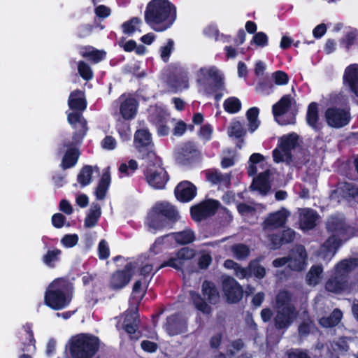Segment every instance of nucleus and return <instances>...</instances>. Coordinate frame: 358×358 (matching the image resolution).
Wrapping results in <instances>:
<instances>
[{
  "mask_svg": "<svg viewBox=\"0 0 358 358\" xmlns=\"http://www.w3.org/2000/svg\"><path fill=\"white\" fill-rule=\"evenodd\" d=\"M176 18L177 8L169 0H151L144 12L145 23L157 32L171 28Z\"/></svg>",
  "mask_w": 358,
  "mask_h": 358,
  "instance_id": "nucleus-1",
  "label": "nucleus"
},
{
  "mask_svg": "<svg viewBox=\"0 0 358 358\" xmlns=\"http://www.w3.org/2000/svg\"><path fill=\"white\" fill-rule=\"evenodd\" d=\"M73 285L69 280L59 278L48 287L45 295V304L55 310L66 308L72 299Z\"/></svg>",
  "mask_w": 358,
  "mask_h": 358,
  "instance_id": "nucleus-2",
  "label": "nucleus"
},
{
  "mask_svg": "<svg viewBox=\"0 0 358 358\" xmlns=\"http://www.w3.org/2000/svg\"><path fill=\"white\" fill-rule=\"evenodd\" d=\"M291 301L292 296L287 290H280L275 296L273 323L278 331H287L298 316L299 313Z\"/></svg>",
  "mask_w": 358,
  "mask_h": 358,
  "instance_id": "nucleus-3",
  "label": "nucleus"
},
{
  "mask_svg": "<svg viewBox=\"0 0 358 358\" xmlns=\"http://www.w3.org/2000/svg\"><path fill=\"white\" fill-rule=\"evenodd\" d=\"M179 218L174 206L169 202L157 203L148 216V225L154 230H162L173 227Z\"/></svg>",
  "mask_w": 358,
  "mask_h": 358,
  "instance_id": "nucleus-4",
  "label": "nucleus"
},
{
  "mask_svg": "<svg viewBox=\"0 0 358 358\" xmlns=\"http://www.w3.org/2000/svg\"><path fill=\"white\" fill-rule=\"evenodd\" d=\"M326 228L331 235L324 241L322 248L328 253L334 255L342 244V238L347 239L350 226L344 219L338 216H331L327 221Z\"/></svg>",
  "mask_w": 358,
  "mask_h": 358,
  "instance_id": "nucleus-5",
  "label": "nucleus"
},
{
  "mask_svg": "<svg viewBox=\"0 0 358 358\" xmlns=\"http://www.w3.org/2000/svg\"><path fill=\"white\" fill-rule=\"evenodd\" d=\"M100 347L99 338L90 334H80L71 340L69 353L72 358L94 357Z\"/></svg>",
  "mask_w": 358,
  "mask_h": 358,
  "instance_id": "nucleus-6",
  "label": "nucleus"
},
{
  "mask_svg": "<svg viewBox=\"0 0 358 358\" xmlns=\"http://www.w3.org/2000/svg\"><path fill=\"white\" fill-rule=\"evenodd\" d=\"M147 164L143 170V176L146 182L154 189H164L170 177L162 160L158 156L155 158L147 159Z\"/></svg>",
  "mask_w": 358,
  "mask_h": 358,
  "instance_id": "nucleus-7",
  "label": "nucleus"
},
{
  "mask_svg": "<svg viewBox=\"0 0 358 358\" xmlns=\"http://www.w3.org/2000/svg\"><path fill=\"white\" fill-rule=\"evenodd\" d=\"M292 106L290 94L282 96L280 100L272 106V113L275 120L281 126L294 124L296 123V113H291L285 115Z\"/></svg>",
  "mask_w": 358,
  "mask_h": 358,
  "instance_id": "nucleus-8",
  "label": "nucleus"
},
{
  "mask_svg": "<svg viewBox=\"0 0 358 358\" xmlns=\"http://www.w3.org/2000/svg\"><path fill=\"white\" fill-rule=\"evenodd\" d=\"M134 143L141 159L155 158L157 156L151 134L148 129H138L134 134Z\"/></svg>",
  "mask_w": 358,
  "mask_h": 358,
  "instance_id": "nucleus-9",
  "label": "nucleus"
},
{
  "mask_svg": "<svg viewBox=\"0 0 358 358\" xmlns=\"http://www.w3.org/2000/svg\"><path fill=\"white\" fill-rule=\"evenodd\" d=\"M136 266L134 262H128L122 269L113 271L109 278L108 287L113 291H119L126 287L132 279Z\"/></svg>",
  "mask_w": 358,
  "mask_h": 358,
  "instance_id": "nucleus-10",
  "label": "nucleus"
},
{
  "mask_svg": "<svg viewBox=\"0 0 358 358\" xmlns=\"http://www.w3.org/2000/svg\"><path fill=\"white\" fill-rule=\"evenodd\" d=\"M220 202L215 199H206L190 208L191 217L194 221L201 222L214 215L219 207Z\"/></svg>",
  "mask_w": 358,
  "mask_h": 358,
  "instance_id": "nucleus-11",
  "label": "nucleus"
},
{
  "mask_svg": "<svg viewBox=\"0 0 358 358\" xmlns=\"http://www.w3.org/2000/svg\"><path fill=\"white\" fill-rule=\"evenodd\" d=\"M222 287L228 303H237L242 299L243 289L234 278L229 275L223 278Z\"/></svg>",
  "mask_w": 358,
  "mask_h": 358,
  "instance_id": "nucleus-12",
  "label": "nucleus"
},
{
  "mask_svg": "<svg viewBox=\"0 0 358 358\" xmlns=\"http://www.w3.org/2000/svg\"><path fill=\"white\" fill-rule=\"evenodd\" d=\"M326 122L334 128H341L347 125L350 120V112L337 107L328 108L324 113Z\"/></svg>",
  "mask_w": 358,
  "mask_h": 358,
  "instance_id": "nucleus-13",
  "label": "nucleus"
},
{
  "mask_svg": "<svg viewBox=\"0 0 358 358\" xmlns=\"http://www.w3.org/2000/svg\"><path fill=\"white\" fill-rule=\"evenodd\" d=\"M164 327L169 335L176 336L186 332L187 322L181 313H177L166 317Z\"/></svg>",
  "mask_w": 358,
  "mask_h": 358,
  "instance_id": "nucleus-14",
  "label": "nucleus"
},
{
  "mask_svg": "<svg viewBox=\"0 0 358 358\" xmlns=\"http://www.w3.org/2000/svg\"><path fill=\"white\" fill-rule=\"evenodd\" d=\"M140 323L138 309L127 312L124 317L122 328L129 334L131 341H137L141 336V332L138 331V324Z\"/></svg>",
  "mask_w": 358,
  "mask_h": 358,
  "instance_id": "nucleus-15",
  "label": "nucleus"
},
{
  "mask_svg": "<svg viewBox=\"0 0 358 358\" xmlns=\"http://www.w3.org/2000/svg\"><path fill=\"white\" fill-rule=\"evenodd\" d=\"M196 194V187L189 180L180 182L174 189L175 197L181 203H188L192 201Z\"/></svg>",
  "mask_w": 358,
  "mask_h": 358,
  "instance_id": "nucleus-16",
  "label": "nucleus"
},
{
  "mask_svg": "<svg viewBox=\"0 0 358 358\" xmlns=\"http://www.w3.org/2000/svg\"><path fill=\"white\" fill-rule=\"evenodd\" d=\"M288 258H289L288 267L291 270L302 271L307 259V252L305 247L302 245H296L294 249L290 251Z\"/></svg>",
  "mask_w": 358,
  "mask_h": 358,
  "instance_id": "nucleus-17",
  "label": "nucleus"
},
{
  "mask_svg": "<svg viewBox=\"0 0 358 358\" xmlns=\"http://www.w3.org/2000/svg\"><path fill=\"white\" fill-rule=\"evenodd\" d=\"M67 148L60 164L63 170L71 169L76 166L80 155L78 148L73 145V143H68L65 145Z\"/></svg>",
  "mask_w": 358,
  "mask_h": 358,
  "instance_id": "nucleus-18",
  "label": "nucleus"
},
{
  "mask_svg": "<svg viewBox=\"0 0 358 358\" xmlns=\"http://www.w3.org/2000/svg\"><path fill=\"white\" fill-rule=\"evenodd\" d=\"M199 155L196 146L190 143H185L178 153L177 159L183 165L192 164Z\"/></svg>",
  "mask_w": 358,
  "mask_h": 358,
  "instance_id": "nucleus-19",
  "label": "nucleus"
},
{
  "mask_svg": "<svg viewBox=\"0 0 358 358\" xmlns=\"http://www.w3.org/2000/svg\"><path fill=\"white\" fill-rule=\"evenodd\" d=\"M299 145V136L296 133L284 135L279 139V148L285 154L287 160L292 159V150Z\"/></svg>",
  "mask_w": 358,
  "mask_h": 358,
  "instance_id": "nucleus-20",
  "label": "nucleus"
},
{
  "mask_svg": "<svg viewBox=\"0 0 358 358\" xmlns=\"http://www.w3.org/2000/svg\"><path fill=\"white\" fill-rule=\"evenodd\" d=\"M348 286V277L340 273L330 278L326 282L325 287L327 291L334 293H340Z\"/></svg>",
  "mask_w": 358,
  "mask_h": 358,
  "instance_id": "nucleus-21",
  "label": "nucleus"
},
{
  "mask_svg": "<svg viewBox=\"0 0 358 358\" xmlns=\"http://www.w3.org/2000/svg\"><path fill=\"white\" fill-rule=\"evenodd\" d=\"M68 105L72 110L83 112L87 106L85 92L79 89L72 91L69 96Z\"/></svg>",
  "mask_w": 358,
  "mask_h": 358,
  "instance_id": "nucleus-22",
  "label": "nucleus"
},
{
  "mask_svg": "<svg viewBox=\"0 0 358 358\" xmlns=\"http://www.w3.org/2000/svg\"><path fill=\"white\" fill-rule=\"evenodd\" d=\"M110 182L111 177L110 167L108 166L107 168L103 170L102 176L100 180H99L97 187H96L94 194L96 199L103 200L105 199L108 188L110 187Z\"/></svg>",
  "mask_w": 358,
  "mask_h": 358,
  "instance_id": "nucleus-23",
  "label": "nucleus"
},
{
  "mask_svg": "<svg viewBox=\"0 0 358 358\" xmlns=\"http://www.w3.org/2000/svg\"><path fill=\"white\" fill-rule=\"evenodd\" d=\"M318 218L317 212L310 208H303L299 214V224L302 229L310 230L316 226Z\"/></svg>",
  "mask_w": 358,
  "mask_h": 358,
  "instance_id": "nucleus-24",
  "label": "nucleus"
},
{
  "mask_svg": "<svg viewBox=\"0 0 358 358\" xmlns=\"http://www.w3.org/2000/svg\"><path fill=\"white\" fill-rule=\"evenodd\" d=\"M201 292L210 304L215 305L219 302L220 293L213 282L205 280L202 282Z\"/></svg>",
  "mask_w": 358,
  "mask_h": 358,
  "instance_id": "nucleus-25",
  "label": "nucleus"
},
{
  "mask_svg": "<svg viewBox=\"0 0 358 358\" xmlns=\"http://www.w3.org/2000/svg\"><path fill=\"white\" fill-rule=\"evenodd\" d=\"M336 192L342 199H355L358 196V186L355 183L349 182H340L336 189Z\"/></svg>",
  "mask_w": 358,
  "mask_h": 358,
  "instance_id": "nucleus-26",
  "label": "nucleus"
},
{
  "mask_svg": "<svg viewBox=\"0 0 358 358\" xmlns=\"http://www.w3.org/2000/svg\"><path fill=\"white\" fill-rule=\"evenodd\" d=\"M138 103L134 98H127L122 102L120 108V112L124 120H131L134 118L137 110Z\"/></svg>",
  "mask_w": 358,
  "mask_h": 358,
  "instance_id": "nucleus-27",
  "label": "nucleus"
},
{
  "mask_svg": "<svg viewBox=\"0 0 358 358\" xmlns=\"http://www.w3.org/2000/svg\"><path fill=\"white\" fill-rule=\"evenodd\" d=\"M306 122L308 126H310L312 129L315 131H319L321 129V127L319 125V109H318V103L316 102H311L307 108L306 117Z\"/></svg>",
  "mask_w": 358,
  "mask_h": 358,
  "instance_id": "nucleus-28",
  "label": "nucleus"
},
{
  "mask_svg": "<svg viewBox=\"0 0 358 358\" xmlns=\"http://www.w3.org/2000/svg\"><path fill=\"white\" fill-rule=\"evenodd\" d=\"M101 215V209L100 205L97 203H92L84 221L85 227L92 228L95 227L97 224Z\"/></svg>",
  "mask_w": 358,
  "mask_h": 358,
  "instance_id": "nucleus-29",
  "label": "nucleus"
},
{
  "mask_svg": "<svg viewBox=\"0 0 358 358\" xmlns=\"http://www.w3.org/2000/svg\"><path fill=\"white\" fill-rule=\"evenodd\" d=\"M246 130L243 128L240 121L233 122L228 129V134L230 137H234L238 140L236 147L241 149L244 143V136L246 135Z\"/></svg>",
  "mask_w": 358,
  "mask_h": 358,
  "instance_id": "nucleus-30",
  "label": "nucleus"
},
{
  "mask_svg": "<svg viewBox=\"0 0 358 358\" xmlns=\"http://www.w3.org/2000/svg\"><path fill=\"white\" fill-rule=\"evenodd\" d=\"M80 52L83 57L87 59L94 64H97L103 60L106 56V52L103 50H97L93 47H85Z\"/></svg>",
  "mask_w": 358,
  "mask_h": 358,
  "instance_id": "nucleus-31",
  "label": "nucleus"
},
{
  "mask_svg": "<svg viewBox=\"0 0 358 358\" xmlns=\"http://www.w3.org/2000/svg\"><path fill=\"white\" fill-rule=\"evenodd\" d=\"M206 71L208 76L213 80L214 85L213 86V92L222 91L224 89V79L219 71L215 67H211L208 70L201 69V72L203 73Z\"/></svg>",
  "mask_w": 358,
  "mask_h": 358,
  "instance_id": "nucleus-32",
  "label": "nucleus"
},
{
  "mask_svg": "<svg viewBox=\"0 0 358 358\" xmlns=\"http://www.w3.org/2000/svg\"><path fill=\"white\" fill-rule=\"evenodd\" d=\"M342 317V311L338 308H335L329 316L322 317L319 320V323L325 328L334 327L340 323Z\"/></svg>",
  "mask_w": 358,
  "mask_h": 358,
  "instance_id": "nucleus-33",
  "label": "nucleus"
},
{
  "mask_svg": "<svg viewBox=\"0 0 358 358\" xmlns=\"http://www.w3.org/2000/svg\"><path fill=\"white\" fill-rule=\"evenodd\" d=\"M358 267V257L344 259L340 261L336 266L337 273L347 275Z\"/></svg>",
  "mask_w": 358,
  "mask_h": 358,
  "instance_id": "nucleus-34",
  "label": "nucleus"
},
{
  "mask_svg": "<svg viewBox=\"0 0 358 358\" xmlns=\"http://www.w3.org/2000/svg\"><path fill=\"white\" fill-rule=\"evenodd\" d=\"M287 217V215L285 213L282 211H277L269 214V215L265 220L264 222L266 226L270 227H283L286 223Z\"/></svg>",
  "mask_w": 358,
  "mask_h": 358,
  "instance_id": "nucleus-35",
  "label": "nucleus"
},
{
  "mask_svg": "<svg viewBox=\"0 0 358 358\" xmlns=\"http://www.w3.org/2000/svg\"><path fill=\"white\" fill-rule=\"evenodd\" d=\"M67 120L73 129H78V127L80 129H88L87 122L83 115V112L73 110L69 113Z\"/></svg>",
  "mask_w": 358,
  "mask_h": 358,
  "instance_id": "nucleus-36",
  "label": "nucleus"
},
{
  "mask_svg": "<svg viewBox=\"0 0 358 358\" xmlns=\"http://www.w3.org/2000/svg\"><path fill=\"white\" fill-rule=\"evenodd\" d=\"M62 253V250L57 248L49 249L43 256L42 261L48 267L53 268L55 267L56 263L60 261Z\"/></svg>",
  "mask_w": 358,
  "mask_h": 358,
  "instance_id": "nucleus-37",
  "label": "nucleus"
},
{
  "mask_svg": "<svg viewBox=\"0 0 358 358\" xmlns=\"http://www.w3.org/2000/svg\"><path fill=\"white\" fill-rule=\"evenodd\" d=\"M157 271H157V269L153 271V266L152 264H147L140 268L139 275L141 278L144 280L145 289L143 290V294H146L149 284Z\"/></svg>",
  "mask_w": 358,
  "mask_h": 358,
  "instance_id": "nucleus-38",
  "label": "nucleus"
},
{
  "mask_svg": "<svg viewBox=\"0 0 358 358\" xmlns=\"http://www.w3.org/2000/svg\"><path fill=\"white\" fill-rule=\"evenodd\" d=\"M143 23L141 18L138 17H132L129 20L124 22L122 24V29L124 34L129 36L133 35L136 31H141L138 27Z\"/></svg>",
  "mask_w": 358,
  "mask_h": 358,
  "instance_id": "nucleus-39",
  "label": "nucleus"
},
{
  "mask_svg": "<svg viewBox=\"0 0 358 358\" xmlns=\"http://www.w3.org/2000/svg\"><path fill=\"white\" fill-rule=\"evenodd\" d=\"M93 168L90 165H85L77 176L78 182L81 187H86L92 182Z\"/></svg>",
  "mask_w": 358,
  "mask_h": 358,
  "instance_id": "nucleus-40",
  "label": "nucleus"
},
{
  "mask_svg": "<svg viewBox=\"0 0 358 358\" xmlns=\"http://www.w3.org/2000/svg\"><path fill=\"white\" fill-rule=\"evenodd\" d=\"M259 113V109L257 107H252L246 112L248 129L250 132H254L260 124V122L258 120Z\"/></svg>",
  "mask_w": 358,
  "mask_h": 358,
  "instance_id": "nucleus-41",
  "label": "nucleus"
},
{
  "mask_svg": "<svg viewBox=\"0 0 358 358\" xmlns=\"http://www.w3.org/2000/svg\"><path fill=\"white\" fill-rule=\"evenodd\" d=\"M253 185H255V188L260 192L266 193L270 189L268 172L265 171L259 173L257 178L254 180Z\"/></svg>",
  "mask_w": 358,
  "mask_h": 358,
  "instance_id": "nucleus-42",
  "label": "nucleus"
},
{
  "mask_svg": "<svg viewBox=\"0 0 358 358\" xmlns=\"http://www.w3.org/2000/svg\"><path fill=\"white\" fill-rule=\"evenodd\" d=\"M173 236L176 241L180 245L189 244L195 240L194 233L189 229L174 233Z\"/></svg>",
  "mask_w": 358,
  "mask_h": 358,
  "instance_id": "nucleus-43",
  "label": "nucleus"
},
{
  "mask_svg": "<svg viewBox=\"0 0 358 358\" xmlns=\"http://www.w3.org/2000/svg\"><path fill=\"white\" fill-rule=\"evenodd\" d=\"M234 257L239 261L246 259L250 253L249 247L244 243H236L231 246Z\"/></svg>",
  "mask_w": 358,
  "mask_h": 358,
  "instance_id": "nucleus-44",
  "label": "nucleus"
},
{
  "mask_svg": "<svg viewBox=\"0 0 358 358\" xmlns=\"http://www.w3.org/2000/svg\"><path fill=\"white\" fill-rule=\"evenodd\" d=\"M192 299L195 308L204 314H210L211 307L206 303L205 299L199 293H191Z\"/></svg>",
  "mask_w": 358,
  "mask_h": 358,
  "instance_id": "nucleus-45",
  "label": "nucleus"
},
{
  "mask_svg": "<svg viewBox=\"0 0 358 358\" xmlns=\"http://www.w3.org/2000/svg\"><path fill=\"white\" fill-rule=\"evenodd\" d=\"M241 101L235 96L227 98L223 103L224 109L230 114H234L239 112L241 109Z\"/></svg>",
  "mask_w": 358,
  "mask_h": 358,
  "instance_id": "nucleus-46",
  "label": "nucleus"
},
{
  "mask_svg": "<svg viewBox=\"0 0 358 358\" xmlns=\"http://www.w3.org/2000/svg\"><path fill=\"white\" fill-rule=\"evenodd\" d=\"M250 275H254L258 279H262L266 275L265 268L259 264L257 259H254L250 262Z\"/></svg>",
  "mask_w": 358,
  "mask_h": 358,
  "instance_id": "nucleus-47",
  "label": "nucleus"
},
{
  "mask_svg": "<svg viewBox=\"0 0 358 358\" xmlns=\"http://www.w3.org/2000/svg\"><path fill=\"white\" fill-rule=\"evenodd\" d=\"M174 49V41L169 38L167 40L166 45L161 46L159 48L160 57L162 60L166 63L169 61L170 56Z\"/></svg>",
  "mask_w": 358,
  "mask_h": 358,
  "instance_id": "nucleus-48",
  "label": "nucleus"
},
{
  "mask_svg": "<svg viewBox=\"0 0 358 358\" xmlns=\"http://www.w3.org/2000/svg\"><path fill=\"white\" fill-rule=\"evenodd\" d=\"M78 71L80 77L89 81L93 78V71L88 64L84 61H80L78 64Z\"/></svg>",
  "mask_w": 358,
  "mask_h": 358,
  "instance_id": "nucleus-49",
  "label": "nucleus"
},
{
  "mask_svg": "<svg viewBox=\"0 0 358 358\" xmlns=\"http://www.w3.org/2000/svg\"><path fill=\"white\" fill-rule=\"evenodd\" d=\"M25 331L28 335V337H27L28 342L22 343V348H21V351L23 352H29L30 346H32L34 350H36V340L34 338V332L31 329V325L27 324Z\"/></svg>",
  "mask_w": 358,
  "mask_h": 358,
  "instance_id": "nucleus-50",
  "label": "nucleus"
},
{
  "mask_svg": "<svg viewBox=\"0 0 358 358\" xmlns=\"http://www.w3.org/2000/svg\"><path fill=\"white\" fill-rule=\"evenodd\" d=\"M149 121L150 123L155 126L166 123L167 114L162 110H156L155 112L150 115Z\"/></svg>",
  "mask_w": 358,
  "mask_h": 358,
  "instance_id": "nucleus-51",
  "label": "nucleus"
},
{
  "mask_svg": "<svg viewBox=\"0 0 358 358\" xmlns=\"http://www.w3.org/2000/svg\"><path fill=\"white\" fill-rule=\"evenodd\" d=\"M259 88L265 94H270L273 92L274 84L272 78L268 76L263 77L259 82Z\"/></svg>",
  "mask_w": 358,
  "mask_h": 358,
  "instance_id": "nucleus-52",
  "label": "nucleus"
},
{
  "mask_svg": "<svg viewBox=\"0 0 358 358\" xmlns=\"http://www.w3.org/2000/svg\"><path fill=\"white\" fill-rule=\"evenodd\" d=\"M138 169V163L134 159H130L128 162V164L126 163H122L119 166V171L120 173L124 174L126 176H129L134 173Z\"/></svg>",
  "mask_w": 358,
  "mask_h": 358,
  "instance_id": "nucleus-53",
  "label": "nucleus"
},
{
  "mask_svg": "<svg viewBox=\"0 0 358 358\" xmlns=\"http://www.w3.org/2000/svg\"><path fill=\"white\" fill-rule=\"evenodd\" d=\"M166 266L173 268L178 271H182L183 267V262H180L177 256H176V257H171L168 260L163 262L157 268V271H159L160 269Z\"/></svg>",
  "mask_w": 358,
  "mask_h": 358,
  "instance_id": "nucleus-54",
  "label": "nucleus"
},
{
  "mask_svg": "<svg viewBox=\"0 0 358 358\" xmlns=\"http://www.w3.org/2000/svg\"><path fill=\"white\" fill-rule=\"evenodd\" d=\"M357 38L356 31H349L341 39V44L343 45L348 50L355 44Z\"/></svg>",
  "mask_w": 358,
  "mask_h": 358,
  "instance_id": "nucleus-55",
  "label": "nucleus"
},
{
  "mask_svg": "<svg viewBox=\"0 0 358 358\" xmlns=\"http://www.w3.org/2000/svg\"><path fill=\"white\" fill-rule=\"evenodd\" d=\"M250 43H255L257 46L264 48L268 45V38L263 31L257 32L254 34Z\"/></svg>",
  "mask_w": 358,
  "mask_h": 358,
  "instance_id": "nucleus-56",
  "label": "nucleus"
},
{
  "mask_svg": "<svg viewBox=\"0 0 358 358\" xmlns=\"http://www.w3.org/2000/svg\"><path fill=\"white\" fill-rule=\"evenodd\" d=\"M314 327V322L310 319L302 321L298 327V331L301 336L309 335L311 329Z\"/></svg>",
  "mask_w": 358,
  "mask_h": 358,
  "instance_id": "nucleus-57",
  "label": "nucleus"
},
{
  "mask_svg": "<svg viewBox=\"0 0 358 358\" xmlns=\"http://www.w3.org/2000/svg\"><path fill=\"white\" fill-rule=\"evenodd\" d=\"M195 255V252L193 249H190L189 248H182L180 249L177 253L176 256L180 262H183L185 260L192 259Z\"/></svg>",
  "mask_w": 358,
  "mask_h": 358,
  "instance_id": "nucleus-58",
  "label": "nucleus"
},
{
  "mask_svg": "<svg viewBox=\"0 0 358 358\" xmlns=\"http://www.w3.org/2000/svg\"><path fill=\"white\" fill-rule=\"evenodd\" d=\"M272 79L277 85H285L289 82L287 73L282 71H276L273 73Z\"/></svg>",
  "mask_w": 358,
  "mask_h": 358,
  "instance_id": "nucleus-59",
  "label": "nucleus"
},
{
  "mask_svg": "<svg viewBox=\"0 0 358 358\" xmlns=\"http://www.w3.org/2000/svg\"><path fill=\"white\" fill-rule=\"evenodd\" d=\"M79 238L76 234H66L61 239V243L65 248H72L78 244Z\"/></svg>",
  "mask_w": 358,
  "mask_h": 358,
  "instance_id": "nucleus-60",
  "label": "nucleus"
},
{
  "mask_svg": "<svg viewBox=\"0 0 358 358\" xmlns=\"http://www.w3.org/2000/svg\"><path fill=\"white\" fill-rule=\"evenodd\" d=\"M98 255L100 259H106L110 256V250L108 243L102 239L98 245Z\"/></svg>",
  "mask_w": 358,
  "mask_h": 358,
  "instance_id": "nucleus-61",
  "label": "nucleus"
},
{
  "mask_svg": "<svg viewBox=\"0 0 358 358\" xmlns=\"http://www.w3.org/2000/svg\"><path fill=\"white\" fill-rule=\"evenodd\" d=\"M323 269L321 266L319 265H314L312 266L310 271L308 273V281L311 282L312 281H314L316 282L317 280L320 278V275L322 273Z\"/></svg>",
  "mask_w": 358,
  "mask_h": 358,
  "instance_id": "nucleus-62",
  "label": "nucleus"
},
{
  "mask_svg": "<svg viewBox=\"0 0 358 358\" xmlns=\"http://www.w3.org/2000/svg\"><path fill=\"white\" fill-rule=\"evenodd\" d=\"M169 85L175 90H178L182 87L187 88L188 87L187 80H180L177 76L170 77L169 78Z\"/></svg>",
  "mask_w": 358,
  "mask_h": 358,
  "instance_id": "nucleus-63",
  "label": "nucleus"
},
{
  "mask_svg": "<svg viewBox=\"0 0 358 358\" xmlns=\"http://www.w3.org/2000/svg\"><path fill=\"white\" fill-rule=\"evenodd\" d=\"M287 356V358H311L306 351L299 348L288 350Z\"/></svg>",
  "mask_w": 358,
  "mask_h": 358,
  "instance_id": "nucleus-64",
  "label": "nucleus"
}]
</instances>
